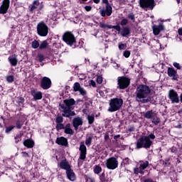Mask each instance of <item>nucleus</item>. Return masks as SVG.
Returning <instances> with one entry per match:
<instances>
[{
    "mask_svg": "<svg viewBox=\"0 0 182 182\" xmlns=\"http://www.w3.org/2000/svg\"><path fill=\"white\" fill-rule=\"evenodd\" d=\"M119 137H120V134L115 135L114 136V139L115 140V141H117V139H119Z\"/></svg>",
    "mask_w": 182,
    "mask_h": 182,
    "instance_id": "obj_63",
    "label": "nucleus"
},
{
    "mask_svg": "<svg viewBox=\"0 0 182 182\" xmlns=\"http://www.w3.org/2000/svg\"><path fill=\"white\" fill-rule=\"evenodd\" d=\"M115 26L118 27V28L115 29V31H117V32H119L122 38H129V36H130V34L132 33V30L130 29V27L129 26L120 27V25L119 24H117Z\"/></svg>",
    "mask_w": 182,
    "mask_h": 182,
    "instance_id": "obj_10",
    "label": "nucleus"
},
{
    "mask_svg": "<svg viewBox=\"0 0 182 182\" xmlns=\"http://www.w3.org/2000/svg\"><path fill=\"white\" fill-rule=\"evenodd\" d=\"M37 33L39 36H48V33H49V27H48V25H46L45 21H40L37 24Z\"/></svg>",
    "mask_w": 182,
    "mask_h": 182,
    "instance_id": "obj_6",
    "label": "nucleus"
},
{
    "mask_svg": "<svg viewBox=\"0 0 182 182\" xmlns=\"http://www.w3.org/2000/svg\"><path fill=\"white\" fill-rule=\"evenodd\" d=\"M55 123L59 124V123H63V117L60 115H57L55 118Z\"/></svg>",
    "mask_w": 182,
    "mask_h": 182,
    "instance_id": "obj_44",
    "label": "nucleus"
},
{
    "mask_svg": "<svg viewBox=\"0 0 182 182\" xmlns=\"http://www.w3.org/2000/svg\"><path fill=\"white\" fill-rule=\"evenodd\" d=\"M23 123H24V122L23 120H19V119L17 120L16 122V129H22V127L23 126Z\"/></svg>",
    "mask_w": 182,
    "mask_h": 182,
    "instance_id": "obj_39",
    "label": "nucleus"
},
{
    "mask_svg": "<svg viewBox=\"0 0 182 182\" xmlns=\"http://www.w3.org/2000/svg\"><path fill=\"white\" fill-rule=\"evenodd\" d=\"M149 161H145L143 164H141L139 165L140 170H146V168H147V167L149 166Z\"/></svg>",
    "mask_w": 182,
    "mask_h": 182,
    "instance_id": "obj_38",
    "label": "nucleus"
},
{
    "mask_svg": "<svg viewBox=\"0 0 182 182\" xmlns=\"http://www.w3.org/2000/svg\"><path fill=\"white\" fill-rule=\"evenodd\" d=\"M83 124V120L81 117H75L73 119V126L75 130H77L79 129V126H82Z\"/></svg>",
    "mask_w": 182,
    "mask_h": 182,
    "instance_id": "obj_20",
    "label": "nucleus"
},
{
    "mask_svg": "<svg viewBox=\"0 0 182 182\" xmlns=\"http://www.w3.org/2000/svg\"><path fill=\"white\" fill-rule=\"evenodd\" d=\"M65 124H63L62 122L56 124V126H55V129L57 132L65 129Z\"/></svg>",
    "mask_w": 182,
    "mask_h": 182,
    "instance_id": "obj_40",
    "label": "nucleus"
},
{
    "mask_svg": "<svg viewBox=\"0 0 182 182\" xmlns=\"http://www.w3.org/2000/svg\"><path fill=\"white\" fill-rule=\"evenodd\" d=\"M39 41L34 40L31 43V48L33 49H38L39 48Z\"/></svg>",
    "mask_w": 182,
    "mask_h": 182,
    "instance_id": "obj_41",
    "label": "nucleus"
},
{
    "mask_svg": "<svg viewBox=\"0 0 182 182\" xmlns=\"http://www.w3.org/2000/svg\"><path fill=\"white\" fill-rule=\"evenodd\" d=\"M23 157H29V154H28L26 151L22 152Z\"/></svg>",
    "mask_w": 182,
    "mask_h": 182,
    "instance_id": "obj_59",
    "label": "nucleus"
},
{
    "mask_svg": "<svg viewBox=\"0 0 182 182\" xmlns=\"http://www.w3.org/2000/svg\"><path fill=\"white\" fill-rule=\"evenodd\" d=\"M41 5V3L39 2V0H35L32 4H31L28 8L29 11L31 14H33V11L35 9H38V7Z\"/></svg>",
    "mask_w": 182,
    "mask_h": 182,
    "instance_id": "obj_25",
    "label": "nucleus"
},
{
    "mask_svg": "<svg viewBox=\"0 0 182 182\" xmlns=\"http://www.w3.org/2000/svg\"><path fill=\"white\" fill-rule=\"evenodd\" d=\"M73 89L74 92H79L80 95L81 96H83L84 100H87V97H86V95H87V91H86L85 88L80 86V83L77 82H75L73 84Z\"/></svg>",
    "mask_w": 182,
    "mask_h": 182,
    "instance_id": "obj_11",
    "label": "nucleus"
},
{
    "mask_svg": "<svg viewBox=\"0 0 182 182\" xmlns=\"http://www.w3.org/2000/svg\"><path fill=\"white\" fill-rule=\"evenodd\" d=\"M22 136H23V132H22V131H21L19 134H16L14 136L16 144H18V143H19V141H22Z\"/></svg>",
    "mask_w": 182,
    "mask_h": 182,
    "instance_id": "obj_29",
    "label": "nucleus"
},
{
    "mask_svg": "<svg viewBox=\"0 0 182 182\" xmlns=\"http://www.w3.org/2000/svg\"><path fill=\"white\" fill-rule=\"evenodd\" d=\"M173 66H174V68L178 69V70H181V65H180V63H173Z\"/></svg>",
    "mask_w": 182,
    "mask_h": 182,
    "instance_id": "obj_51",
    "label": "nucleus"
},
{
    "mask_svg": "<svg viewBox=\"0 0 182 182\" xmlns=\"http://www.w3.org/2000/svg\"><path fill=\"white\" fill-rule=\"evenodd\" d=\"M40 86L43 90H48L52 87V80L48 77H43L41 80Z\"/></svg>",
    "mask_w": 182,
    "mask_h": 182,
    "instance_id": "obj_14",
    "label": "nucleus"
},
{
    "mask_svg": "<svg viewBox=\"0 0 182 182\" xmlns=\"http://www.w3.org/2000/svg\"><path fill=\"white\" fill-rule=\"evenodd\" d=\"M55 143L58 144V146H63L64 147L69 146V142H68V139L65 136L58 137L55 140Z\"/></svg>",
    "mask_w": 182,
    "mask_h": 182,
    "instance_id": "obj_19",
    "label": "nucleus"
},
{
    "mask_svg": "<svg viewBox=\"0 0 182 182\" xmlns=\"http://www.w3.org/2000/svg\"><path fill=\"white\" fill-rule=\"evenodd\" d=\"M6 81L8 82V83H12L13 82H15V77L14 75L7 76Z\"/></svg>",
    "mask_w": 182,
    "mask_h": 182,
    "instance_id": "obj_45",
    "label": "nucleus"
},
{
    "mask_svg": "<svg viewBox=\"0 0 182 182\" xmlns=\"http://www.w3.org/2000/svg\"><path fill=\"white\" fill-rule=\"evenodd\" d=\"M14 129H15V126H9L8 127L6 128L5 132L7 134H9V133H11V132H12L14 130Z\"/></svg>",
    "mask_w": 182,
    "mask_h": 182,
    "instance_id": "obj_47",
    "label": "nucleus"
},
{
    "mask_svg": "<svg viewBox=\"0 0 182 182\" xmlns=\"http://www.w3.org/2000/svg\"><path fill=\"white\" fill-rule=\"evenodd\" d=\"M8 60L11 66H16L18 65V58L16 57H9Z\"/></svg>",
    "mask_w": 182,
    "mask_h": 182,
    "instance_id": "obj_28",
    "label": "nucleus"
},
{
    "mask_svg": "<svg viewBox=\"0 0 182 182\" xmlns=\"http://www.w3.org/2000/svg\"><path fill=\"white\" fill-rule=\"evenodd\" d=\"M49 46V43H48V40H44L41 42V43L39 45V49L41 50L43 49H47V48Z\"/></svg>",
    "mask_w": 182,
    "mask_h": 182,
    "instance_id": "obj_30",
    "label": "nucleus"
},
{
    "mask_svg": "<svg viewBox=\"0 0 182 182\" xmlns=\"http://www.w3.org/2000/svg\"><path fill=\"white\" fill-rule=\"evenodd\" d=\"M105 166L108 170H116L119 167V161L114 156L110 157L107 159Z\"/></svg>",
    "mask_w": 182,
    "mask_h": 182,
    "instance_id": "obj_9",
    "label": "nucleus"
},
{
    "mask_svg": "<svg viewBox=\"0 0 182 182\" xmlns=\"http://www.w3.org/2000/svg\"><path fill=\"white\" fill-rule=\"evenodd\" d=\"M64 133L65 134H70V136H73L75 134V132L71 128V125L70 123L67 124L64 128Z\"/></svg>",
    "mask_w": 182,
    "mask_h": 182,
    "instance_id": "obj_26",
    "label": "nucleus"
},
{
    "mask_svg": "<svg viewBox=\"0 0 182 182\" xmlns=\"http://www.w3.org/2000/svg\"><path fill=\"white\" fill-rule=\"evenodd\" d=\"M85 182H96V179L90 176H85Z\"/></svg>",
    "mask_w": 182,
    "mask_h": 182,
    "instance_id": "obj_48",
    "label": "nucleus"
},
{
    "mask_svg": "<svg viewBox=\"0 0 182 182\" xmlns=\"http://www.w3.org/2000/svg\"><path fill=\"white\" fill-rule=\"evenodd\" d=\"M128 24H129V19L127 18H122L119 23V25H121L122 28H123V26H126Z\"/></svg>",
    "mask_w": 182,
    "mask_h": 182,
    "instance_id": "obj_42",
    "label": "nucleus"
},
{
    "mask_svg": "<svg viewBox=\"0 0 182 182\" xmlns=\"http://www.w3.org/2000/svg\"><path fill=\"white\" fill-rule=\"evenodd\" d=\"M109 139H110V137L109 136V132H106L105 135L104 136V139L105 141H107V140H109Z\"/></svg>",
    "mask_w": 182,
    "mask_h": 182,
    "instance_id": "obj_55",
    "label": "nucleus"
},
{
    "mask_svg": "<svg viewBox=\"0 0 182 182\" xmlns=\"http://www.w3.org/2000/svg\"><path fill=\"white\" fill-rule=\"evenodd\" d=\"M161 122V120L160 119V117H154L152 118V121L151 122L153 123V124H154L155 126H159V124Z\"/></svg>",
    "mask_w": 182,
    "mask_h": 182,
    "instance_id": "obj_36",
    "label": "nucleus"
},
{
    "mask_svg": "<svg viewBox=\"0 0 182 182\" xmlns=\"http://www.w3.org/2000/svg\"><path fill=\"white\" fill-rule=\"evenodd\" d=\"M100 28H102V29H119V27L116 26H111V25H107L105 23H100Z\"/></svg>",
    "mask_w": 182,
    "mask_h": 182,
    "instance_id": "obj_27",
    "label": "nucleus"
},
{
    "mask_svg": "<svg viewBox=\"0 0 182 182\" xmlns=\"http://www.w3.org/2000/svg\"><path fill=\"white\" fill-rule=\"evenodd\" d=\"M117 89L124 90L130 86V79L129 77L121 76L117 77Z\"/></svg>",
    "mask_w": 182,
    "mask_h": 182,
    "instance_id": "obj_7",
    "label": "nucleus"
},
{
    "mask_svg": "<svg viewBox=\"0 0 182 182\" xmlns=\"http://www.w3.org/2000/svg\"><path fill=\"white\" fill-rule=\"evenodd\" d=\"M96 82L98 85H102L103 83V77H102V75L97 76Z\"/></svg>",
    "mask_w": 182,
    "mask_h": 182,
    "instance_id": "obj_49",
    "label": "nucleus"
},
{
    "mask_svg": "<svg viewBox=\"0 0 182 182\" xmlns=\"http://www.w3.org/2000/svg\"><path fill=\"white\" fill-rule=\"evenodd\" d=\"M85 9L87 12H90L92 11V6H85Z\"/></svg>",
    "mask_w": 182,
    "mask_h": 182,
    "instance_id": "obj_54",
    "label": "nucleus"
},
{
    "mask_svg": "<svg viewBox=\"0 0 182 182\" xmlns=\"http://www.w3.org/2000/svg\"><path fill=\"white\" fill-rule=\"evenodd\" d=\"M139 171H140V168L136 167L134 168V174H135V176H138V174L139 173Z\"/></svg>",
    "mask_w": 182,
    "mask_h": 182,
    "instance_id": "obj_52",
    "label": "nucleus"
},
{
    "mask_svg": "<svg viewBox=\"0 0 182 182\" xmlns=\"http://www.w3.org/2000/svg\"><path fill=\"white\" fill-rule=\"evenodd\" d=\"M92 141H93V136L90 135V136L86 137L85 144H86V146H87V147L91 146Z\"/></svg>",
    "mask_w": 182,
    "mask_h": 182,
    "instance_id": "obj_34",
    "label": "nucleus"
},
{
    "mask_svg": "<svg viewBox=\"0 0 182 182\" xmlns=\"http://www.w3.org/2000/svg\"><path fill=\"white\" fill-rule=\"evenodd\" d=\"M171 153H177V151H178V150H177V147H176V146H172L171 148Z\"/></svg>",
    "mask_w": 182,
    "mask_h": 182,
    "instance_id": "obj_53",
    "label": "nucleus"
},
{
    "mask_svg": "<svg viewBox=\"0 0 182 182\" xmlns=\"http://www.w3.org/2000/svg\"><path fill=\"white\" fill-rule=\"evenodd\" d=\"M153 29V33L155 35V36H157V35H160V33L161 31H164L166 28H164V25L163 23H160L159 25H154L152 26Z\"/></svg>",
    "mask_w": 182,
    "mask_h": 182,
    "instance_id": "obj_18",
    "label": "nucleus"
},
{
    "mask_svg": "<svg viewBox=\"0 0 182 182\" xmlns=\"http://www.w3.org/2000/svg\"><path fill=\"white\" fill-rule=\"evenodd\" d=\"M99 178L101 182H110L109 181V178L106 176V173H105V172H102V174L100 175Z\"/></svg>",
    "mask_w": 182,
    "mask_h": 182,
    "instance_id": "obj_31",
    "label": "nucleus"
},
{
    "mask_svg": "<svg viewBox=\"0 0 182 182\" xmlns=\"http://www.w3.org/2000/svg\"><path fill=\"white\" fill-rule=\"evenodd\" d=\"M168 97L173 105L180 103V97L175 90L172 89L168 91Z\"/></svg>",
    "mask_w": 182,
    "mask_h": 182,
    "instance_id": "obj_12",
    "label": "nucleus"
},
{
    "mask_svg": "<svg viewBox=\"0 0 182 182\" xmlns=\"http://www.w3.org/2000/svg\"><path fill=\"white\" fill-rule=\"evenodd\" d=\"M130 55H132V53H130V50H126L123 53V56H124V58H130Z\"/></svg>",
    "mask_w": 182,
    "mask_h": 182,
    "instance_id": "obj_50",
    "label": "nucleus"
},
{
    "mask_svg": "<svg viewBox=\"0 0 182 182\" xmlns=\"http://www.w3.org/2000/svg\"><path fill=\"white\" fill-rule=\"evenodd\" d=\"M59 167L60 168H62V170H65L66 171L67 170H70V168H72L70 164H69V161H68V160L66 159L62 160L60 162Z\"/></svg>",
    "mask_w": 182,
    "mask_h": 182,
    "instance_id": "obj_21",
    "label": "nucleus"
},
{
    "mask_svg": "<svg viewBox=\"0 0 182 182\" xmlns=\"http://www.w3.org/2000/svg\"><path fill=\"white\" fill-rule=\"evenodd\" d=\"M119 50H124L127 48V44L119 43L118 45Z\"/></svg>",
    "mask_w": 182,
    "mask_h": 182,
    "instance_id": "obj_46",
    "label": "nucleus"
},
{
    "mask_svg": "<svg viewBox=\"0 0 182 182\" xmlns=\"http://www.w3.org/2000/svg\"><path fill=\"white\" fill-rule=\"evenodd\" d=\"M100 14L102 18L110 16L113 14V8L112 6H105V9L100 10Z\"/></svg>",
    "mask_w": 182,
    "mask_h": 182,
    "instance_id": "obj_17",
    "label": "nucleus"
},
{
    "mask_svg": "<svg viewBox=\"0 0 182 182\" xmlns=\"http://www.w3.org/2000/svg\"><path fill=\"white\" fill-rule=\"evenodd\" d=\"M23 144L27 149H33V146H35V141L32 139H28L23 141Z\"/></svg>",
    "mask_w": 182,
    "mask_h": 182,
    "instance_id": "obj_22",
    "label": "nucleus"
},
{
    "mask_svg": "<svg viewBox=\"0 0 182 182\" xmlns=\"http://www.w3.org/2000/svg\"><path fill=\"white\" fill-rule=\"evenodd\" d=\"M88 124H92L95 123V114H92L91 115H88L87 117Z\"/></svg>",
    "mask_w": 182,
    "mask_h": 182,
    "instance_id": "obj_37",
    "label": "nucleus"
},
{
    "mask_svg": "<svg viewBox=\"0 0 182 182\" xmlns=\"http://www.w3.org/2000/svg\"><path fill=\"white\" fill-rule=\"evenodd\" d=\"M178 33L180 36H182V28H178Z\"/></svg>",
    "mask_w": 182,
    "mask_h": 182,
    "instance_id": "obj_62",
    "label": "nucleus"
},
{
    "mask_svg": "<svg viewBox=\"0 0 182 182\" xmlns=\"http://www.w3.org/2000/svg\"><path fill=\"white\" fill-rule=\"evenodd\" d=\"M24 102H25V99L23 98V97H20L19 98H18V103H24Z\"/></svg>",
    "mask_w": 182,
    "mask_h": 182,
    "instance_id": "obj_58",
    "label": "nucleus"
},
{
    "mask_svg": "<svg viewBox=\"0 0 182 182\" xmlns=\"http://www.w3.org/2000/svg\"><path fill=\"white\" fill-rule=\"evenodd\" d=\"M90 85H91V86H92V87H96V82H95V80H90Z\"/></svg>",
    "mask_w": 182,
    "mask_h": 182,
    "instance_id": "obj_57",
    "label": "nucleus"
},
{
    "mask_svg": "<svg viewBox=\"0 0 182 182\" xmlns=\"http://www.w3.org/2000/svg\"><path fill=\"white\" fill-rule=\"evenodd\" d=\"M64 104H59L60 109L63 110V117H70L75 116V111H72V106L76 105V101L73 98L66 99L63 100Z\"/></svg>",
    "mask_w": 182,
    "mask_h": 182,
    "instance_id": "obj_2",
    "label": "nucleus"
},
{
    "mask_svg": "<svg viewBox=\"0 0 182 182\" xmlns=\"http://www.w3.org/2000/svg\"><path fill=\"white\" fill-rule=\"evenodd\" d=\"M167 75L173 81L178 82V79H180V75H178L177 70L173 67L168 68Z\"/></svg>",
    "mask_w": 182,
    "mask_h": 182,
    "instance_id": "obj_13",
    "label": "nucleus"
},
{
    "mask_svg": "<svg viewBox=\"0 0 182 182\" xmlns=\"http://www.w3.org/2000/svg\"><path fill=\"white\" fill-rule=\"evenodd\" d=\"M42 9H43V4L39 6L38 11H42Z\"/></svg>",
    "mask_w": 182,
    "mask_h": 182,
    "instance_id": "obj_64",
    "label": "nucleus"
},
{
    "mask_svg": "<svg viewBox=\"0 0 182 182\" xmlns=\"http://www.w3.org/2000/svg\"><path fill=\"white\" fill-rule=\"evenodd\" d=\"M156 139V135L150 133L146 136H141L136 141V149H150L153 146V141Z\"/></svg>",
    "mask_w": 182,
    "mask_h": 182,
    "instance_id": "obj_3",
    "label": "nucleus"
},
{
    "mask_svg": "<svg viewBox=\"0 0 182 182\" xmlns=\"http://www.w3.org/2000/svg\"><path fill=\"white\" fill-rule=\"evenodd\" d=\"M102 4H105L106 6H110V3L109 0H102Z\"/></svg>",
    "mask_w": 182,
    "mask_h": 182,
    "instance_id": "obj_56",
    "label": "nucleus"
},
{
    "mask_svg": "<svg viewBox=\"0 0 182 182\" xmlns=\"http://www.w3.org/2000/svg\"><path fill=\"white\" fill-rule=\"evenodd\" d=\"M11 1L9 0H3L2 4L0 6V15H5L8 14V9H9V5Z\"/></svg>",
    "mask_w": 182,
    "mask_h": 182,
    "instance_id": "obj_16",
    "label": "nucleus"
},
{
    "mask_svg": "<svg viewBox=\"0 0 182 182\" xmlns=\"http://www.w3.org/2000/svg\"><path fill=\"white\" fill-rule=\"evenodd\" d=\"M79 150H80V159L86 160V154H87V148H86V145H85L84 141L80 142Z\"/></svg>",
    "mask_w": 182,
    "mask_h": 182,
    "instance_id": "obj_15",
    "label": "nucleus"
},
{
    "mask_svg": "<svg viewBox=\"0 0 182 182\" xmlns=\"http://www.w3.org/2000/svg\"><path fill=\"white\" fill-rule=\"evenodd\" d=\"M109 108H108V112L110 113H114V112H117L119 109H122V106H123V99L122 98H112L109 100Z\"/></svg>",
    "mask_w": 182,
    "mask_h": 182,
    "instance_id": "obj_5",
    "label": "nucleus"
},
{
    "mask_svg": "<svg viewBox=\"0 0 182 182\" xmlns=\"http://www.w3.org/2000/svg\"><path fill=\"white\" fill-rule=\"evenodd\" d=\"M127 18L129 19V21H132V22H136V16L133 12L128 14Z\"/></svg>",
    "mask_w": 182,
    "mask_h": 182,
    "instance_id": "obj_35",
    "label": "nucleus"
},
{
    "mask_svg": "<svg viewBox=\"0 0 182 182\" xmlns=\"http://www.w3.org/2000/svg\"><path fill=\"white\" fill-rule=\"evenodd\" d=\"M31 93L34 100H41L43 97L42 92L41 91L37 92L36 90H32Z\"/></svg>",
    "mask_w": 182,
    "mask_h": 182,
    "instance_id": "obj_23",
    "label": "nucleus"
},
{
    "mask_svg": "<svg viewBox=\"0 0 182 182\" xmlns=\"http://www.w3.org/2000/svg\"><path fill=\"white\" fill-rule=\"evenodd\" d=\"M93 171H94L95 174H100L102 171V169L100 165H95L94 166Z\"/></svg>",
    "mask_w": 182,
    "mask_h": 182,
    "instance_id": "obj_33",
    "label": "nucleus"
},
{
    "mask_svg": "<svg viewBox=\"0 0 182 182\" xmlns=\"http://www.w3.org/2000/svg\"><path fill=\"white\" fill-rule=\"evenodd\" d=\"M63 41L65 42L68 46L71 48H78L80 49L82 46L83 41H76V37H75V34L72 33V31H66L63 35Z\"/></svg>",
    "mask_w": 182,
    "mask_h": 182,
    "instance_id": "obj_4",
    "label": "nucleus"
},
{
    "mask_svg": "<svg viewBox=\"0 0 182 182\" xmlns=\"http://www.w3.org/2000/svg\"><path fill=\"white\" fill-rule=\"evenodd\" d=\"M151 93V89L149 85H140L136 88V100L140 103H151V105H156V100L154 97L150 95Z\"/></svg>",
    "mask_w": 182,
    "mask_h": 182,
    "instance_id": "obj_1",
    "label": "nucleus"
},
{
    "mask_svg": "<svg viewBox=\"0 0 182 182\" xmlns=\"http://www.w3.org/2000/svg\"><path fill=\"white\" fill-rule=\"evenodd\" d=\"M136 130V128H134V127H131L129 129L128 132H134Z\"/></svg>",
    "mask_w": 182,
    "mask_h": 182,
    "instance_id": "obj_61",
    "label": "nucleus"
},
{
    "mask_svg": "<svg viewBox=\"0 0 182 182\" xmlns=\"http://www.w3.org/2000/svg\"><path fill=\"white\" fill-rule=\"evenodd\" d=\"M37 58H38V62L40 63H42V62L44 61L45 59H46V57L43 56V54L38 53L37 55Z\"/></svg>",
    "mask_w": 182,
    "mask_h": 182,
    "instance_id": "obj_43",
    "label": "nucleus"
},
{
    "mask_svg": "<svg viewBox=\"0 0 182 182\" xmlns=\"http://www.w3.org/2000/svg\"><path fill=\"white\" fill-rule=\"evenodd\" d=\"M139 6L142 9L147 11H153L156 7V1L154 0H139Z\"/></svg>",
    "mask_w": 182,
    "mask_h": 182,
    "instance_id": "obj_8",
    "label": "nucleus"
},
{
    "mask_svg": "<svg viewBox=\"0 0 182 182\" xmlns=\"http://www.w3.org/2000/svg\"><path fill=\"white\" fill-rule=\"evenodd\" d=\"M82 113H84V114H87L89 113V109L85 108L82 109Z\"/></svg>",
    "mask_w": 182,
    "mask_h": 182,
    "instance_id": "obj_60",
    "label": "nucleus"
},
{
    "mask_svg": "<svg viewBox=\"0 0 182 182\" xmlns=\"http://www.w3.org/2000/svg\"><path fill=\"white\" fill-rule=\"evenodd\" d=\"M153 114H154V112H153V110H149V111H147L146 112H145L144 116L145 119H150L154 117Z\"/></svg>",
    "mask_w": 182,
    "mask_h": 182,
    "instance_id": "obj_32",
    "label": "nucleus"
},
{
    "mask_svg": "<svg viewBox=\"0 0 182 182\" xmlns=\"http://www.w3.org/2000/svg\"><path fill=\"white\" fill-rule=\"evenodd\" d=\"M66 174L68 180H70V181H75L76 180V176L72 168L66 171Z\"/></svg>",
    "mask_w": 182,
    "mask_h": 182,
    "instance_id": "obj_24",
    "label": "nucleus"
}]
</instances>
